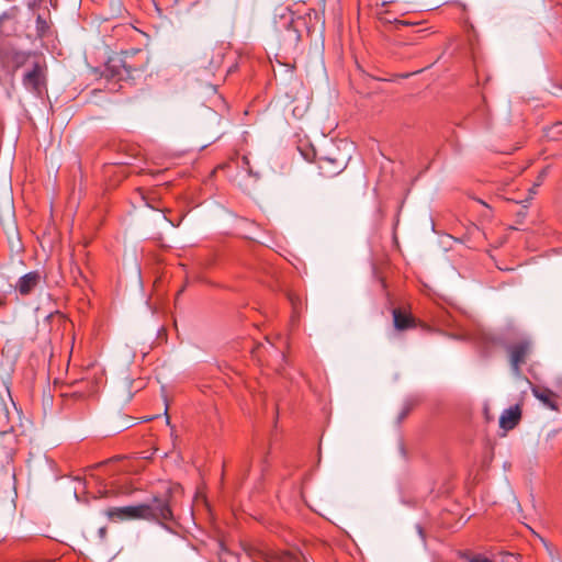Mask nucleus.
<instances>
[{"label":"nucleus","mask_w":562,"mask_h":562,"mask_svg":"<svg viewBox=\"0 0 562 562\" xmlns=\"http://www.w3.org/2000/svg\"><path fill=\"white\" fill-rule=\"evenodd\" d=\"M148 64V56L142 49L122 52L108 60V69L115 76H132L142 71Z\"/></svg>","instance_id":"nucleus-1"},{"label":"nucleus","mask_w":562,"mask_h":562,"mask_svg":"<svg viewBox=\"0 0 562 562\" xmlns=\"http://www.w3.org/2000/svg\"><path fill=\"white\" fill-rule=\"evenodd\" d=\"M22 83L37 98L47 92V66L43 59L37 58L33 61L32 68L24 74Z\"/></svg>","instance_id":"nucleus-2"},{"label":"nucleus","mask_w":562,"mask_h":562,"mask_svg":"<svg viewBox=\"0 0 562 562\" xmlns=\"http://www.w3.org/2000/svg\"><path fill=\"white\" fill-rule=\"evenodd\" d=\"M349 158L350 156L342 154L339 148H333L326 156L318 158L319 175L325 178H333L339 175L347 167Z\"/></svg>","instance_id":"nucleus-3"},{"label":"nucleus","mask_w":562,"mask_h":562,"mask_svg":"<svg viewBox=\"0 0 562 562\" xmlns=\"http://www.w3.org/2000/svg\"><path fill=\"white\" fill-rule=\"evenodd\" d=\"M104 514L111 521L145 520V518L149 517L144 504L112 507L106 509Z\"/></svg>","instance_id":"nucleus-4"},{"label":"nucleus","mask_w":562,"mask_h":562,"mask_svg":"<svg viewBox=\"0 0 562 562\" xmlns=\"http://www.w3.org/2000/svg\"><path fill=\"white\" fill-rule=\"evenodd\" d=\"M144 507L147 508L148 516L145 520L156 521L160 525H165L173 519L172 509L169 504V499L154 497L150 503H143Z\"/></svg>","instance_id":"nucleus-5"},{"label":"nucleus","mask_w":562,"mask_h":562,"mask_svg":"<svg viewBox=\"0 0 562 562\" xmlns=\"http://www.w3.org/2000/svg\"><path fill=\"white\" fill-rule=\"evenodd\" d=\"M294 13L290 10H285L276 20V31L284 42L297 43L300 40V33L296 30Z\"/></svg>","instance_id":"nucleus-6"},{"label":"nucleus","mask_w":562,"mask_h":562,"mask_svg":"<svg viewBox=\"0 0 562 562\" xmlns=\"http://www.w3.org/2000/svg\"><path fill=\"white\" fill-rule=\"evenodd\" d=\"M521 419V404L505 409L499 417V427L505 431L514 429Z\"/></svg>","instance_id":"nucleus-7"},{"label":"nucleus","mask_w":562,"mask_h":562,"mask_svg":"<svg viewBox=\"0 0 562 562\" xmlns=\"http://www.w3.org/2000/svg\"><path fill=\"white\" fill-rule=\"evenodd\" d=\"M41 280L42 276L38 271H31L18 280L15 289L22 296H26L41 283Z\"/></svg>","instance_id":"nucleus-8"},{"label":"nucleus","mask_w":562,"mask_h":562,"mask_svg":"<svg viewBox=\"0 0 562 562\" xmlns=\"http://www.w3.org/2000/svg\"><path fill=\"white\" fill-rule=\"evenodd\" d=\"M510 363L513 369L518 373L520 366L526 362L529 353V345L527 342H518L509 347L508 349Z\"/></svg>","instance_id":"nucleus-9"},{"label":"nucleus","mask_w":562,"mask_h":562,"mask_svg":"<svg viewBox=\"0 0 562 562\" xmlns=\"http://www.w3.org/2000/svg\"><path fill=\"white\" fill-rule=\"evenodd\" d=\"M532 394L542 402L548 408L552 411H558V395L547 389V387H540V386H532L531 389Z\"/></svg>","instance_id":"nucleus-10"},{"label":"nucleus","mask_w":562,"mask_h":562,"mask_svg":"<svg viewBox=\"0 0 562 562\" xmlns=\"http://www.w3.org/2000/svg\"><path fill=\"white\" fill-rule=\"evenodd\" d=\"M393 321L394 327L397 330H405L416 326L415 318L409 313L403 312L401 308L393 310Z\"/></svg>","instance_id":"nucleus-11"},{"label":"nucleus","mask_w":562,"mask_h":562,"mask_svg":"<svg viewBox=\"0 0 562 562\" xmlns=\"http://www.w3.org/2000/svg\"><path fill=\"white\" fill-rule=\"evenodd\" d=\"M36 22H37L38 33H40L41 36H43L44 35V31L47 27L46 22H45V20L41 15L37 16Z\"/></svg>","instance_id":"nucleus-12"},{"label":"nucleus","mask_w":562,"mask_h":562,"mask_svg":"<svg viewBox=\"0 0 562 562\" xmlns=\"http://www.w3.org/2000/svg\"><path fill=\"white\" fill-rule=\"evenodd\" d=\"M133 492V488L130 486H116V494H130Z\"/></svg>","instance_id":"nucleus-13"},{"label":"nucleus","mask_w":562,"mask_h":562,"mask_svg":"<svg viewBox=\"0 0 562 562\" xmlns=\"http://www.w3.org/2000/svg\"><path fill=\"white\" fill-rule=\"evenodd\" d=\"M221 559L226 561L227 559H235V557L233 554H231L229 552H224L222 555H221Z\"/></svg>","instance_id":"nucleus-14"},{"label":"nucleus","mask_w":562,"mask_h":562,"mask_svg":"<svg viewBox=\"0 0 562 562\" xmlns=\"http://www.w3.org/2000/svg\"><path fill=\"white\" fill-rule=\"evenodd\" d=\"M291 303L293 304L294 308H296V305L300 303L299 297H294L293 295L289 296Z\"/></svg>","instance_id":"nucleus-15"},{"label":"nucleus","mask_w":562,"mask_h":562,"mask_svg":"<svg viewBox=\"0 0 562 562\" xmlns=\"http://www.w3.org/2000/svg\"><path fill=\"white\" fill-rule=\"evenodd\" d=\"M29 55H25V54H22V55H18L19 58H21L22 60H19V64H21L25 57H27Z\"/></svg>","instance_id":"nucleus-16"}]
</instances>
